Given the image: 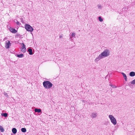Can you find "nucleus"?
I'll list each match as a JSON object with an SVG mask.
<instances>
[{
    "label": "nucleus",
    "mask_w": 135,
    "mask_h": 135,
    "mask_svg": "<svg viewBox=\"0 0 135 135\" xmlns=\"http://www.w3.org/2000/svg\"><path fill=\"white\" fill-rule=\"evenodd\" d=\"M110 51L108 49H105L95 59V62H97L100 60L109 56L110 55Z\"/></svg>",
    "instance_id": "nucleus-1"
},
{
    "label": "nucleus",
    "mask_w": 135,
    "mask_h": 135,
    "mask_svg": "<svg viewBox=\"0 0 135 135\" xmlns=\"http://www.w3.org/2000/svg\"><path fill=\"white\" fill-rule=\"evenodd\" d=\"M43 84L44 87L46 89H49L51 88L52 86V84L50 81H44Z\"/></svg>",
    "instance_id": "nucleus-2"
},
{
    "label": "nucleus",
    "mask_w": 135,
    "mask_h": 135,
    "mask_svg": "<svg viewBox=\"0 0 135 135\" xmlns=\"http://www.w3.org/2000/svg\"><path fill=\"white\" fill-rule=\"evenodd\" d=\"M108 117L111 122L114 125H115L117 123L116 120L115 118L112 115H109Z\"/></svg>",
    "instance_id": "nucleus-3"
},
{
    "label": "nucleus",
    "mask_w": 135,
    "mask_h": 135,
    "mask_svg": "<svg viewBox=\"0 0 135 135\" xmlns=\"http://www.w3.org/2000/svg\"><path fill=\"white\" fill-rule=\"evenodd\" d=\"M25 29L28 31L31 32L33 30V28L29 24H26L25 25Z\"/></svg>",
    "instance_id": "nucleus-4"
},
{
    "label": "nucleus",
    "mask_w": 135,
    "mask_h": 135,
    "mask_svg": "<svg viewBox=\"0 0 135 135\" xmlns=\"http://www.w3.org/2000/svg\"><path fill=\"white\" fill-rule=\"evenodd\" d=\"M21 45L22 46L21 48V51L23 52H25L26 51L25 45L23 43H22Z\"/></svg>",
    "instance_id": "nucleus-5"
},
{
    "label": "nucleus",
    "mask_w": 135,
    "mask_h": 135,
    "mask_svg": "<svg viewBox=\"0 0 135 135\" xmlns=\"http://www.w3.org/2000/svg\"><path fill=\"white\" fill-rule=\"evenodd\" d=\"M11 45V43L9 41H7L6 42L5 47L6 49H9Z\"/></svg>",
    "instance_id": "nucleus-6"
},
{
    "label": "nucleus",
    "mask_w": 135,
    "mask_h": 135,
    "mask_svg": "<svg viewBox=\"0 0 135 135\" xmlns=\"http://www.w3.org/2000/svg\"><path fill=\"white\" fill-rule=\"evenodd\" d=\"M75 33L73 32L71 33L69 35L70 36V39L71 40H72V38L73 37H74L75 36Z\"/></svg>",
    "instance_id": "nucleus-7"
},
{
    "label": "nucleus",
    "mask_w": 135,
    "mask_h": 135,
    "mask_svg": "<svg viewBox=\"0 0 135 135\" xmlns=\"http://www.w3.org/2000/svg\"><path fill=\"white\" fill-rule=\"evenodd\" d=\"M91 116L92 118H95L97 116V114L95 112L91 114Z\"/></svg>",
    "instance_id": "nucleus-8"
},
{
    "label": "nucleus",
    "mask_w": 135,
    "mask_h": 135,
    "mask_svg": "<svg viewBox=\"0 0 135 135\" xmlns=\"http://www.w3.org/2000/svg\"><path fill=\"white\" fill-rule=\"evenodd\" d=\"M28 51L29 52V54L30 55H32L33 54V53L32 52V50L31 48H28Z\"/></svg>",
    "instance_id": "nucleus-9"
},
{
    "label": "nucleus",
    "mask_w": 135,
    "mask_h": 135,
    "mask_svg": "<svg viewBox=\"0 0 135 135\" xmlns=\"http://www.w3.org/2000/svg\"><path fill=\"white\" fill-rule=\"evenodd\" d=\"M129 75L131 76H135V72L133 71L129 73Z\"/></svg>",
    "instance_id": "nucleus-10"
},
{
    "label": "nucleus",
    "mask_w": 135,
    "mask_h": 135,
    "mask_svg": "<svg viewBox=\"0 0 135 135\" xmlns=\"http://www.w3.org/2000/svg\"><path fill=\"white\" fill-rule=\"evenodd\" d=\"M34 110L35 112H38V113H40L41 112V110L40 109L35 108Z\"/></svg>",
    "instance_id": "nucleus-11"
},
{
    "label": "nucleus",
    "mask_w": 135,
    "mask_h": 135,
    "mask_svg": "<svg viewBox=\"0 0 135 135\" xmlns=\"http://www.w3.org/2000/svg\"><path fill=\"white\" fill-rule=\"evenodd\" d=\"M121 74L123 75L125 80L126 81L127 80V79L126 75L123 73H122Z\"/></svg>",
    "instance_id": "nucleus-12"
},
{
    "label": "nucleus",
    "mask_w": 135,
    "mask_h": 135,
    "mask_svg": "<svg viewBox=\"0 0 135 135\" xmlns=\"http://www.w3.org/2000/svg\"><path fill=\"white\" fill-rule=\"evenodd\" d=\"M12 131L13 133L14 134H16L17 132L16 129L15 128H12Z\"/></svg>",
    "instance_id": "nucleus-13"
},
{
    "label": "nucleus",
    "mask_w": 135,
    "mask_h": 135,
    "mask_svg": "<svg viewBox=\"0 0 135 135\" xmlns=\"http://www.w3.org/2000/svg\"><path fill=\"white\" fill-rule=\"evenodd\" d=\"M10 31L13 33H16L17 32V31L15 29L12 28L10 30Z\"/></svg>",
    "instance_id": "nucleus-14"
},
{
    "label": "nucleus",
    "mask_w": 135,
    "mask_h": 135,
    "mask_svg": "<svg viewBox=\"0 0 135 135\" xmlns=\"http://www.w3.org/2000/svg\"><path fill=\"white\" fill-rule=\"evenodd\" d=\"M16 56L17 57L19 58H22L23 57L24 55L23 54H16Z\"/></svg>",
    "instance_id": "nucleus-15"
},
{
    "label": "nucleus",
    "mask_w": 135,
    "mask_h": 135,
    "mask_svg": "<svg viewBox=\"0 0 135 135\" xmlns=\"http://www.w3.org/2000/svg\"><path fill=\"white\" fill-rule=\"evenodd\" d=\"M21 131L23 132H25L26 131V130L25 128H21Z\"/></svg>",
    "instance_id": "nucleus-16"
},
{
    "label": "nucleus",
    "mask_w": 135,
    "mask_h": 135,
    "mask_svg": "<svg viewBox=\"0 0 135 135\" xmlns=\"http://www.w3.org/2000/svg\"><path fill=\"white\" fill-rule=\"evenodd\" d=\"M0 131L2 132H4V130L3 128L1 126H0Z\"/></svg>",
    "instance_id": "nucleus-17"
},
{
    "label": "nucleus",
    "mask_w": 135,
    "mask_h": 135,
    "mask_svg": "<svg viewBox=\"0 0 135 135\" xmlns=\"http://www.w3.org/2000/svg\"><path fill=\"white\" fill-rule=\"evenodd\" d=\"M1 114L2 116H4L5 117H7V114L6 113H2Z\"/></svg>",
    "instance_id": "nucleus-18"
},
{
    "label": "nucleus",
    "mask_w": 135,
    "mask_h": 135,
    "mask_svg": "<svg viewBox=\"0 0 135 135\" xmlns=\"http://www.w3.org/2000/svg\"><path fill=\"white\" fill-rule=\"evenodd\" d=\"M97 6L98 8L99 9H101L102 8V6L99 4Z\"/></svg>",
    "instance_id": "nucleus-19"
},
{
    "label": "nucleus",
    "mask_w": 135,
    "mask_h": 135,
    "mask_svg": "<svg viewBox=\"0 0 135 135\" xmlns=\"http://www.w3.org/2000/svg\"><path fill=\"white\" fill-rule=\"evenodd\" d=\"M99 20V21H100V22H102L103 21V19L100 16L99 17H98Z\"/></svg>",
    "instance_id": "nucleus-20"
},
{
    "label": "nucleus",
    "mask_w": 135,
    "mask_h": 135,
    "mask_svg": "<svg viewBox=\"0 0 135 135\" xmlns=\"http://www.w3.org/2000/svg\"><path fill=\"white\" fill-rule=\"evenodd\" d=\"M131 83L133 84H135V79L131 82Z\"/></svg>",
    "instance_id": "nucleus-21"
},
{
    "label": "nucleus",
    "mask_w": 135,
    "mask_h": 135,
    "mask_svg": "<svg viewBox=\"0 0 135 135\" xmlns=\"http://www.w3.org/2000/svg\"><path fill=\"white\" fill-rule=\"evenodd\" d=\"M110 85L111 87H112L113 88H115L117 87V86L115 85H111L110 84Z\"/></svg>",
    "instance_id": "nucleus-22"
},
{
    "label": "nucleus",
    "mask_w": 135,
    "mask_h": 135,
    "mask_svg": "<svg viewBox=\"0 0 135 135\" xmlns=\"http://www.w3.org/2000/svg\"><path fill=\"white\" fill-rule=\"evenodd\" d=\"M4 95L6 97H8V95L7 94V93L6 92H4Z\"/></svg>",
    "instance_id": "nucleus-23"
},
{
    "label": "nucleus",
    "mask_w": 135,
    "mask_h": 135,
    "mask_svg": "<svg viewBox=\"0 0 135 135\" xmlns=\"http://www.w3.org/2000/svg\"><path fill=\"white\" fill-rule=\"evenodd\" d=\"M16 23L18 25H20V23L18 21H17V22H16Z\"/></svg>",
    "instance_id": "nucleus-24"
},
{
    "label": "nucleus",
    "mask_w": 135,
    "mask_h": 135,
    "mask_svg": "<svg viewBox=\"0 0 135 135\" xmlns=\"http://www.w3.org/2000/svg\"><path fill=\"white\" fill-rule=\"evenodd\" d=\"M63 35L62 34L60 36H59V38H62V37Z\"/></svg>",
    "instance_id": "nucleus-25"
}]
</instances>
